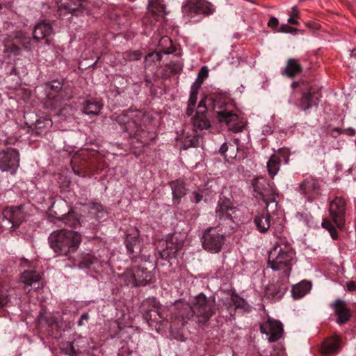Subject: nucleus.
I'll return each instance as SVG.
<instances>
[{
    "label": "nucleus",
    "mask_w": 356,
    "mask_h": 356,
    "mask_svg": "<svg viewBox=\"0 0 356 356\" xmlns=\"http://www.w3.org/2000/svg\"><path fill=\"white\" fill-rule=\"evenodd\" d=\"M52 122L49 118H44V119H38L35 122V128L37 129H40L42 128H49L51 127Z\"/></svg>",
    "instance_id": "nucleus-41"
},
{
    "label": "nucleus",
    "mask_w": 356,
    "mask_h": 356,
    "mask_svg": "<svg viewBox=\"0 0 356 356\" xmlns=\"http://www.w3.org/2000/svg\"><path fill=\"white\" fill-rule=\"evenodd\" d=\"M157 1L158 0H155ZM163 7L157 3V2L150 1L148 4V10L154 14H157L161 11Z\"/></svg>",
    "instance_id": "nucleus-45"
},
{
    "label": "nucleus",
    "mask_w": 356,
    "mask_h": 356,
    "mask_svg": "<svg viewBox=\"0 0 356 356\" xmlns=\"http://www.w3.org/2000/svg\"><path fill=\"white\" fill-rule=\"evenodd\" d=\"M210 127L209 121L207 119L204 113H201V111L197 112L193 120L194 130L197 132L207 129Z\"/></svg>",
    "instance_id": "nucleus-33"
},
{
    "label": "nucleus",
    "mask_w": 356,
    "mask_h": 356,
    "mask_svg": "<svg viewBox=\"0 0 356 356\" xmlns=\"http://www.w3.org/2000/svg\"><path fill=\"white\" fill-rule=\"evenodd\" d=\"M62 352L69 356H76V353L73 346L72 342H68L66 343V346L62 348Z\"/></svg>",
    "instance_id": "nucleus-43"
},
{
    "label": "nucleus",
    "mask_w": 356,
    "mask_h": 356,
    "mask_svg": "<svg viewBox=\"0 0 356 356\" xmlns=\"http://www.w3.org/2000/svg\"><path fill=\"white\" fill-rule=\"evenodd\" d=\"M321 95L314 88H310L307 92L302 94L298 106L303 111H306L313 106H317L319 104Z\"/></svg>",
    "instance_id": "nucleus-19"
},
{
    "label": "nucleus",
    "mask_w": 356,
    "mask_h": 356,
    "mask_svg": "<svg viewBox=\"0 0 356 356\" xmlns=\"http://www.w3.org/2000/svg\"><path fill=\"white\" fill-rule=\"evenodd\" d=\"M200 136L199 135H195L191 138L187 139L184 142V147L187 149L188 147H197L200 144Z\"/></svg>",
    "instance_id": "nucleus-40"
},
{
    "label": "nucleus",
    "mask_w": 356,
    "mask_h": 356,
    "mask_svg": "<svg viewBox=\"0 0 356 356\" xmlns=\"http://www.w3.org/2000/svg\"><path fill=\"white\" fill-rule=\"evenodd\" d=\"M297 85H298V83H296V82H293V83L291 84V86H292L293 88H296V87L297 86Z\"/></svg>",
    "instance_id": "nucleus-62"
},
{
    "label": "nucleus",
    "mask_w": 356,
    "mask_h": 356,
    "mask_svg": "<svg viewBox=\"0 0 356 356\" xmlns=\"http://www.w3.org/2000/svg\"><path fill=\"white\" fill-rule=\"evenodd\" d=\"M320 191L321 188L318 181L311 177L305 178L299 186V191L310 202L320 196Z\"/></svg>",
    "instance_id": "nucleus-12"
},
{
    "label": "nucleus",
    "mask_w": 356,
    "mask_h": 356,
    "mask_svg": "<svg viewBox=\"0 0 356 356\" xmlns=\"http://www.w3.org/2000/svg\"><path fill=\"white\" fill-rule=\"evenodd\" d=\"M184 15L192 17L193 15H209L211 9L201 0H186L181 7Z\"/></svg>",
    "instance_id": "nucleus-14"
},
{
    "label": "nucleus",
    "mask_w": 356,
    "mask_h": 356,
    "mask_svg": "<svg viewBox=\"0 0 356 356\" xmlns=\"http://www.w3.org/2000/svg\"><path fill=\"white\" fill-rule=\"evenodd\" d=\"M254 222L261 233L266 232L270 226V216L268 213H259L254 217Z\"/></svg>",
    "instance_id": "nucleus-27"
},
{
    "label": "nucleus",
    "mask_w": 356,
    "mask_h": 356,
    "mask_svg": "<svg viewBox=\"0 0 356 356\" xmlns=\"http://www.w3.org/2000/svg\"><path fill=\"white\" fill-rule=\"evenodd\" d=\"M180 249V245L174 242V238L165 241V249L160 252L161 257L163 259L175 257Z\"/></svg>",
    "instance_id": "nucleus-28"
},
{
    "label": "nucleus",
    "mask_w": 356,
    "mask_h": 356,
    "mask_svg": "<svg viewBox=\"0 0 356 356\" xmlns=\"http://www.w3.org/2000/svg\"><path fill=\"white\" fill-rule=\"evenodd\" d=\"M194 107H195V106H191L190 103H188V107H187V110H186V113L188 115H192V113L193 112Z\"/></svg>",
    "instance_id": "nucleus-57"
},
{
    "label": "nucleus",
    "mask_w": 356,
    "mask_h": 356,
    "mask_svg": "<svg viewBox=\"0 0 356 356\" xmlns=\"http://www.w3.org/2000/svg\"><path fill=\"white\" fill-rule=\"evenodd\" d=\"M296 252L286 238H278L268 253V267L275 271H282L284 280H288L291 271Z\"/></svg>",
    "instance_id": "nucleus-2"
},
{
    "label": "nucleus",
    "mask_w": 356,
    "mask_h": 356,
    "mask_svg": "<svg viewBox=\"0 0 356 356\" xmlns=\"http://www.w3.org/2000/svg\"><path fill=\"white\" fill-rule=\"evenodd\" d=\"M288 22L292 24H298V22L294 19L293 17H291L288 19Z\"/></svg>",
    "instance_id": "nucleus-58"
},
{
    "label": "nucleus",
    "mask_w": 356,
    "mask_h": 356,
    "mask_svg": "<svg viewBox=\"0 0 356 356\" xmlns=\"http://www.w3.org/2000/svg\"><path fill=\"white\" fill-rule=\"evenodd\" d=\"M147 305L148 309L143 312V316L149 325L154 322L167 321L166 308L163 307L154 298L148 299L144 302L143 306Z\"/></svg>",
    "instance_id": "nucleus-8"
},
{
    "label": "nucleus",
    "mask_w": 356,
    "mask_h": 356,
    "mask_svg": "<svg viewBox=\"0 0 356 356\" xmlns=\"http://www.w3.org/2000/svg\"><path fill=\"white\" fill-rule=\"evenodd\" d=\"M191 303L197 323L201 324L206 323L217 309L215 297H207L203 293L195 296Z\"/></svg>",
    "instance_id": "nucleus-5"
},
{
    "label": "nucleus",
    "mask_w": 356,
    "mask_h": 356,
    "mask_svg": "<svg viewBox=\"0 0 356 356\" xmlns=\"http://www.w3.org/2000/svg\"><path fill=\"white\" fill-rule=\"evenodd\" d=\"M218 118L220 122H225L228 129L234 132L242 131L243 127L237 125L238 121V115L233 111L223 110L218 112Z\"/></svg>",
    "instance_id": "nucleus-20"
},
{
    "label": "nucleus",
    "mask_w": 356,
    "mask_h": 356,
    "mask_svg": "<svg viewBox=\"0 0 356 356\" xmlns=\"http://www.w3.org/2000/svg\"><path fill=\"white\" fill-rule=\"evenodd\" d=\"M52 88H61V86H60V83H58V86L57 85H55V86H52Z\"/></svg>",
    "instance_id": "nucleus-60"
},
{
    "label": "nucleus",
    "mask_w": 356,
    "mask_h": 356,
    "mask_svg": "<svg viewBox=\"0 0 356 356\" xmlns=\"http://www.w3.org/2000/svg\"><path fill=\"white\" fill-rule=\"evenodd\" d=\"M60 219L66 225L71 227H76V225L79 224V219L76 216L75 213L72 211L63 216Z\"/></svg>",
    "instance_id": "nucleus-36"
},
{
    "label": "nucleus",
    "mask_w": 356,
    "mask_h": 356,
    "mask_svg": "<svg viewBox=\"0 0 356 356\" xmlns=\"http://www.w3.org/2000/svg\"><path fill=\"white\" fill-rule=\"evenodd\" d=\"M40 274L34 270H25L22 273L20 281L24 284V291L29 293L31 289H37L40 286Z\"/></svg>",
    "instance_id": "nucleus-18"
},
{
    "label": "nucleus",
    "mask_w": 356,
    "mask_h": 356,
    "mask_svg": "<svg viewBox=\"0 0 356 356\" xmlns=\"http://www.w3.org/2000/svg\"><path fill=\"white\" fill-rule=\"evenodd\" d=\"M346 288L348 291H353L356 290V282L354 281H349L346 283Z\"/></svg>",
    "instance_id": "nucleus-52"
},
{
    "label": "nucleus",
    "mask_w": 356,
    "mask_h": 356,
    "mask_svg": "<svg viewBox=\"0 0 356 356\" xmlns=\"http://www.w3.org/2000/svg\"><path fill=\"white\" fill-rule=\"evenodd\" d=\"M173 198L179 203L180 199L186 195V189L183 181L176 180L170 184Z\"/></svg>",
    "instance_id": "nucleus-31"
},
{
    "label": "nucleus",
    "mask_w": 356,
    "mask_h": 356,
    "mask_svg": "<svg viewBox=\"0 0 356 356\" xmlns=\"http://www.w3.org/2000/svg\"><path fill=\"white\" fill-rule=\"evenodd\" d=\"M292 10H293V15H294V17H298V10H297L296 7H293V8H292Z\"/></svg>",
    "instance_id": "nucleus-59"
},
{
    "label": "nucleus",
    "mask_w": 356,
    "mask_h": 356,
    "mask_svg": "<svg viewBox=\"0 0 356 356\" xmlns=\"http://www.w3.org/2000/svg\"><path fill=\"white\" fill-rule=\"evenodd\" d=\"M333 309L338 316L337 323L344 324L350 317V310L346 307L345 302L341 300H337L332 304Z\"/></svg>",
    "instance_id": "nucleus-23"
},
{
    "label": "nucleus",
    "mask_w": 356,
    "mask_h": 356,
    "mask_svg": "<svg viewBox=\"0 0 356 356\" xmlns=\"http://www.w3.org/2000/svg\"><path fill=\"white\" fill-rule=\"evenodd\" d=\"M339 341L338 339L332 338L324 341L321 348L323 356H330L338 352Z\"/></svg>",
    "instance_id": "nucleus-25"
},
{
    "label": "nucleus",
    "mask_w": 356,
    "mask_h": 356,
    "mask_svg": "<svg viewBox=\"0 0 356 356\" xmlns=\"http://www.w3.org/2000/svg\"><path fill=\"white\" fill-rule=\"evenodd\" d=\"M175 318L181 322L182 326L185 325L188 320L195 317L192 303L186 302H177L175 304Z\"/></svg>",
    "instance_id": "nucleus-16"
},
{
    "label": "nucleus",
    "mask_w": 356,
    "mask_h": 356,
    "mask_svg": "<svg viewBox=\"0 0 356 356\" xmlns=\"http://www.w3.org/2000/svg\"><path fill=\"white\" fill-rule=\"evenodd\" d=\"M88 10V2L86 0H79L78 3L72 1H67L62 3L59 7L60 15H65L66 13H71L72 15H79L80 13Z\"/></svg>",
    "instance_id": "nucleus-17"
},
{
    "label": "nucleus",
    "mask_w": 356,
    "mask_h": 356,
    "mask_svg": "<svg viewBox=\"0 0 356 356\" xmlns=\"http://www.w3.org/2000/svg\"><path fill=\"white\" fill-rule=\"evenodd\" d=\"M282 159L288 163L289 160V154L287 149H280L275 154H273L270 157L267 162V170L268 175L271 178H273L280 169V163Z\"/></svg>",
    "instance_id": "nucleus-15"
},
{
    "label": "nucleus",
    "mask_w": 356,
    "mask_h": 356,
    "mask_svg": "<svg viewBox=\"0 0 356 356\" xmlns=\"http://www.w3.org/2000/svg\"><path fill=\"white\" fill-rule=\"evenodd\" d=\"M346 206L347 202L343 197H334L330 202L329 205V213L331 220L328 218L323 220L322 227L329 232L334 240L338 238V233L334 225L339 229H342L344 227Z\"/></svg>",
    "instance_id": "nucleus-4"
},
{
    "label": "nucleus",
    "mask_w": 356,
    "mask_h": 356,
    "mask_svg": "<svg viewBox=\"0 0 356 356\" xmlns=\"http://www.w3.org/2000/svg\"><path fill=\"white\" fill-rule=\"evenodd\" d=\"M312 284L309 282H302L292 288V295L294 298L298 299L303 297L307 292L310 291Z\"/></svg>",
    "instance_id": "nucleus-32"
},
{
    "label": "nucleus",
    "mask_w": 356,
    "mask_h": 356,
    "mask_svg": "<svg viewBox=\"0 0 356 356\" xmlns=\"http://www.w3.org/2000/svg\"><path fill=\"white\" fill-rule=\"evenodd\" d=\"M119 280L121 284L135 286L136 278H134V268L131 267L119 275Z\"/></svg>",
    "instance_id": "nucleus-34"
},
{
    "label": "nucleus",
    "mask_w": 356,
    "mask_h": 356,
    "mask_svg": "<svg viewBox=\"0 0 356 356\" xmlns=\"http://www.w3.org/2000/svg\"><path fill=\"white\" fill-rule=\"evenodd\" d=\"M96 264L101 265V261L98 257L90 254H85L81 256L78 267L80 269H88Z\"/></svg>",
    "instance_id": "nucleus-30"
},
{
    "label": "nucleus",
    "mask_w": 356,
    "mask_h": 356,
    "mask_svg": "<svg viewBox=\"0 0 356 356\" xmlns=\"http://www.w3.org/2000/svg\"><path fill=\"white\" fill-rule=\"evenodd\" d=\"M344 133L349 136L355 135V131L353 128H348L344 130Z\"/></svg>",
    "instance_id": "nucleus-56"
},
{
    "label": "nucleus",
    "mask_w": 356,
    "mask_h": 356,
    "mask_svg": "<svg viewBox=\"0 0 356 356\" xmlns=\"http://www.w3.org/2000/svg\"><path fill=\"white\" fill-rule=\"evenodd\" d=\"M27 35L23 32V31H17L15 34V38L18 40L19 42L21 43Z\"/></svg>",
    "instance_id": "nucleus-49"
},
{
    "label": "nucleus",
    "mask_w": 356,
    "mask_h": 356,
    "mask_svg": "<svg viewBox=\"0 0 356 356\" xmlns=\"http://www.w3.org/2000/svg\"><path fill=\"white\" fill-rule=\"evenodd\" d=\"M297 31H298L297 29L293 28V27L289 26L288 24H282L277 30L278 32L290 33H295L297 32Z\"/></svg>",
    "instance_id": "nucleus-46"
},
{
    "label": "nucleus",
    "mask_w": 356,
    "mask_h": 356,
    "mask_svg": "<svg viewBox=\"0 0 356 356\" xmlns=\"http://www.w3.org/2000/svg\"><path fill=\"white\" fill-rule=\"evenodd\" d=\"M302 72V67L298 60L290 58L287 60L284 69V74L288 77L293 78Z\"/></svg>",
    "instance_id": "nucleus-29"
},
{
    "label": "nucleus",
    "mask_w": 356,
    "mask_h": 356,
    "mask_svg": "<svg viewBox=\"0 0 356 356\" xmlns=\"http://www.w3.org/2000/svg\"><path fill=\"white\" fill-rule=\"evenodd\" d=\"M88 319H89V315H88V313H84V314H83L81 316V317H80V318H79V321H78V325H79V326H82V325H83V321H88Z\"/></svg>",
    "instance_id": "nucleus-50"
},
{
    "label": "nucleus",
    "mask_w": 356,
    "mask_h": 356,
    "mask_svg": "<svg viewBox=\"0 0 356 356\" xmlns=\"http://www.w3.org/2000/svg\"><path fill=\"white\" fill-rule=\"evenodd\" d=\"M261 332L268 336L269 342H275L279 340L283 333L282 324L277 321L268 318L260 326Z\"/></svg>",
    "instance_id": "nucleus-13"
},
{
    "label": "nucleus",
    "mask_w": 356,
    "mask_h": 356,
    "mask_svg": "<svg viewBox=\"0 0 356 356\" xmlns=\"http://www.w3.org/2000/svg\"><path fill=\"white\" fill-rule=\"evenodd\" d=\"M134 268L135 286H145L152 279L151 273L145 268L133 266Z\"/></svg>",
    "instance_id": "nucleus-24"
},
{
    "label": "nucleus",
    "mask_w": 356,
    "mask_h": 356,
    "mask_svg": "<svg viewBox=\"0 0 356 356\" xmlns=\"http://www.w3.org/2000/svg\"><path fill=\"white\" fill-rule=\"evenodd\" d=\"M26 213L24 205L6 207L3 210V220H7L12 225L11 227L16 229L24 220Z\"/></svg>",
    "instance_id": "nucleus-11"
},
{
    "label": "nucleus",
    "mask_w": 356,
    "mask_h": 356,
    "mask_svg": "<svg viewBox=\"0 0 356 356\" xmlns=\"http://www.w3.org/2000/svg\"><path fill=\"white\" fill-rule=\"evenodd\" d=\"M200 88V87H199L198 84H193L191 86L190 97L188 99V103H190L191 106H195L197 99L198 90Z\"/></svg>",
    "instance_id": "nucleus-38"
},
{
    "label": "nucleus",
    "mask_w": 356,
    "mask_h": 356,
    "mask_svg": "<svg viewBox=\"0 0 356 356\" xmlns=\"http://www.w3.org/2000/svg\"><path fill=\"white\" fill-rule=\"evenodd\" d=\"M230 301L236 308H243L245 305V300L237 295L232 296Z\"/></svg>",
    "instance_id": "nucleus-44"
},
{
    "label": "nucleus",
    "mask_w": 356,
    "mask_h": 356,
    "mask_svg": "<svg viewBox=\"0 0 356 356\" xmlns=\"http://www.w3.org/2000/svg\"><path fill=\"white\" fill-rule=\"evenodd\" d=\"M169 40V38L168 37H164L162 38L163 42H167Z\"/></svg>",
    "instance_id": "nucleus-61"
},
{
    "label": "nucleus",
    "mask_w": 356,
    "mask_h": 356,
    "mask_svg": "<svg viewBox=\"0 0 356 356\" xmlns=\"http://www.w3.org/2000/svg\"><path fill=\"white\" fill-rule=\"evenodd\" d=\"M202 196L198 193H193V201L198 203L202 200Z\"/></svg>",
    "instance_id": "nucleus-55"
},
{
    "label": "nucleus",
    "mask_w": 356,
    "mask_h": 356,
    "mask_svg": "<svg viewBox=\"0 0 356 356\" xmlns=\"http://www.w3.org/2000/svg\"><path fill=\"white\" fill-rule=\"evenodd\" d=\"M216 212L220 221V225L225 228V232L221 233L217 227H210L204 231L202 236L203 248L212 253L221 250L225 244V235L230 234L235 229L239 211L233 206L229 199L220 197Z\"/></svg>",
    "instance_id": "nucleus-1"
},
{
    "label": "nucleus",
    "mask_w": 356,
    "mask_h": 356,
    "mask_svg": "<svg viewBox=\"0 0 356 356\" xmlns=\"http://www.w3.org/2000/svg\"><path fill=\"white\" fill-rule=\"evenodd\" d=\"M202 108H203V111H201V113H204V112H205L207 110L206 104L204 99H202L198 104V108L200 110Z\"/></svg>",
    "instance_id": "nucleus-54"
},
{
    "label": "nucleus",
    "mask_w": 356,
    "mask_h": 356,
    "mask_svg": "<svg viewBox=\"0 0 356 356\" xmlns=\"http://www.w3.org/2000/svg\"><path fill=\"white\" fill-rule=\"evenodd\" d=\"M20 44L27 51L31 50L33 47L31 38L29 36H26V38Z\"/></svg>",
    "instance_id": "nucleus-47"
},
{
    "label": "nucleus",
    "mask_w": 356,
    "mask_h": 356,
    "mask_svg": "<svg viewBox=\"0 0 356 356\" xmlns=\"http://www.w3.org/2000/svg\"><path fill=\"white\" fill-rule=\"evenodd\" d=\"M227 150L228 146L227 143H223L219 149V152L220 153V154L225 156V153L227 152Z\"/></svg>",
    "instance_id": "nucleus-53"
},
{
    "label": "nucleus",
    "mask_w": 356,
    "mask_h": 356,
    "mask_svg": "<svg viewBox=\"0 0 356 356\" xmlns=\"http://www.w3.org/2000/svg\"><path fill=\"white\" fill-rule=\"evenodd\" d=\"M142 54L140 51H127L122 54L124 62L138 60L141 58Z\"/></svg>",
    "instance_id": "nucleus-37"
},
{
    "label": "nucleus",
    "mask_w": 356,
    "mask_h": 356,
    "mask_svg": "<svg viewBox=\"0 0 356 356\" xmlns=\"http://www.w3.org/2000/svg\"><path fill=\"white\" fill-rule=\"evenodd\" d=\"M19 47L16 44H12L10 47L6 48V52L13 54L14 55H18L19 53Z\"/></svg>",
    "instance_id": "nucleus-48"
},
{
    "label": "nucleus",
    "mask_w": 356,
    "mask_h": 356,
    "mask_svg": "<svg viewBox=\"0 0 356 356\" xmlns=\"http://www.w3.org/2000/svg\"><path fill=\"white\" fill-rule=\"evenodd\" d=\"M102 104L98 102L88 100L86 101L84 107L83 112L87 115H97L102 109Z\"/></svg>",
    "instance_id": "nucleus-35"
},
{
    "label": "nucleus",
    "mask_w": 356,
    "mask_h": 356,
    "mask_svg": "<svg viewBox=\"0 0 356 356\" xmlns=\"http://www.w3.org/2000/svg\"><path fill=\"white\" fill-rule=\"evenodd\" d=\"M81 240V235L79 232L67 229L54 231L49 236L51 248L60 256L74 253L79 248Z\"/></svg>",
    "instance_id": "nucleus-3"
},
{
    "label": "nucleus",
    "mask_w": 356,
    "mask_h": 356,
    "mask_svg": "<svg viewBox=\"0 0 356 356\" xmlns=\"http://www.w3.org/2000/svg\"><path fill=\"white\" fill-rule=\"evenodd\" d=\"M139 236L140 231L137 227H131L127 230L125 244L127 252L133 255V259L140 256L142 252L143 243Z\"/></svg>",
    "instance_id": "nucleus-10"
},
{
    "label": "nucleus",
    "mask_w": 356,
    "mask_h": 356,
    "mask_svg": "<svg viewBox=\"0 0 356 356\" xmlns=\"http://www.w3.org/2000/svg\"><path fill=\"white\" fill-rule=\"evenodd\" d=\"M288 280H284V275H282L280 283H273L268 284L266 287V295L273 298L280 299L286 293Z\"/></svg>",
    "instance_id": "nucleus-21"
},
{
    "label": "nucleus",
    "mask_w": 356,
    "mask_h": 356,
    "mask_svg": "<svg viewBox=\"0 0 356 356\" xmlns=\"http://www.w3.org/2000/svg\"><path fill=\"white\" fill-rule=\"evenodd\" d=\"M209 70L207 66H203L198 73L197 78L195 82L193 84H198L199 87L201 86L204 80L208 77Z\"/></svg>",
    "instance_id": "nucleus-39"
},
{
    "label": "nucleus",
    "mask_w": 356,
    "mask_h": 356,
    "mask_svg": "<svg viewBox=\"0 0 356 356\" xmlns=\"http://www.w3.org/2000/svg\"><path fill=\"white\" fill-rule=\"evenodd\" d=\"M52 33V28L50 24L40 22L37 24L33 29V40L38 42L41 40L46 39L45 43L49 44L47 38Z\"/></svg>",
    "instance_id": "nucleus-22"
},
{
    "label": "nucleus",
    "mask_w": 356,
    "mask_h": 356,
    "mask_svg": "<svg viewBox=\"0 0 356 356\" xmlns=\"http://www.w3.org/2000/svg\"><path fill=\"white\" fill-rule=\"evenodd\" d=\"M252 187L254 196L257 199L261 200L266 204V207H268L271 203L277 204L276 197L277 193L276 190L266 179L264 177L254 179L252 182Z\"/></svg>",
    "instance_id": "nucleus-6"
},
{
    "label": "nucleus",
    "mask_w": 356,
    "mask_h": 356,
    "mask_svg": "<svg viewBox=\"0 0 356 356\" xmlns=\"http://www.w3.org/2000/svg\"><path fill=\"white\" fill-rule=\"evenodd\" d=\"M145 116L139 111H130L122 113L117 117L116 120L123 125L125 131L131 135L140 136V131H143L142 122Z\"/></svg>",
    "instance_id": "nucleus-7"
},
{
    "label": "nucleus",
    "mask_w": 356,
    "mask_h": 356,
    "mask_svg": "<svg viewBox=\"0 0 356 356\" xmlns=\"http://www.w3.org/2000/svg\"><path fill=\"white\" fill-rule=\"evenodd\" d=\"M14 291L9 283H0V309L8 304Z\"/></svg>",
    "instance_id": "nucleus-26"
},
{
    "label": "nucleus",
    "mask_w": 356,
    "mask_h": 356,
    "mask_svg": "<svg viewBox=\"0 0 356 356\" xmlns=\"http://www.w3.org/2000/svg\"><path fill=\"white\" fill-rule=\"evenodd\" d=\"M278 24H279L278 19L276 17H273L268 21V25L270 27L275 28V27L277 26Z\"/></svg>",
    "instance_id": "nucleus-51"
},
{
    "label": "nucleus",
    "mask_w": 356,
    "mask_h": 356,
    "mask_svg": "<svg viewBox=\"0 0 356 356\" xmlns=\"http://www.w3.org/2000/svg\"><path fill=\"white\" fill-rule=\"evenodd\" d=\"M19 165V155L17 150L7 148L0 152V170L15 175Z\"/></svg>",
    "instance_id": "nucleus-9"
},
{
    "label": "nucleus",
    "mask_w": 356,
    "mask_h": 356,
    "mask_svg": "<svg viewBox=\"0 0 356 356\" xmlns=\"http://www.w3.org/2000/svg\"><path fill=\"white\" fill-rule=\"evenodd\" d=\"M161 58V56L158 52H152L148 54L145 57V67L147 66L148 63L159 61Z\"/></svg>",
    "instance_id": "nucleus-42"
}]
</instances>
